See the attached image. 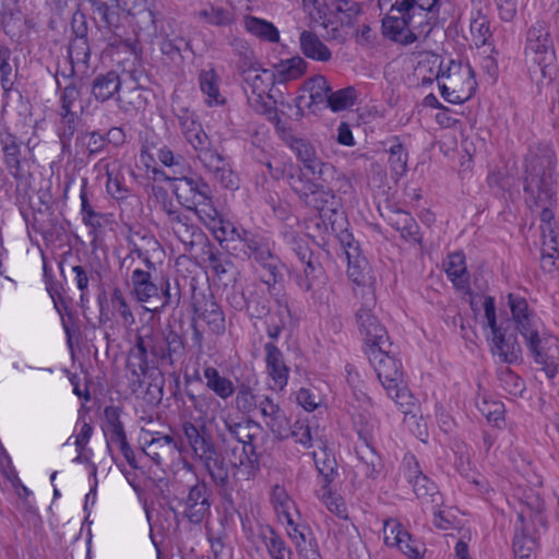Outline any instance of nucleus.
<instances>
[{
  "label": "nucleus",
  "instance_id": "a878e982",
  "mask_svg": "<svg viewBox=\"0 0 559 559\" xmlns=\"http://www.w3.org/2000/svg\"><path fill=\"white\" fill-rule=\"evenodd\" d=\"M267 294L258 285H252L241 293V300L235 308L245 309L247 316L251 319H264L271 312V299Z\"/></svg>",
  "mask_w": 559,
  "mask_h": 559
},
{
  "label": "nucleus",
  "instance_id": "4468645a",
  "mask_svg": "<svg viewBox=\"0 0 559 559\" xmlns=\"http://www.w3.org/2000/svg\"><path fill=\"white\" fill-rule=\"evenodd\" d=\"M392 346H381L376 349H365L370 364L373 366L377 377L386 394H392L397 383H403V366L393 355Z\"/></svg>",
  "mask_w": 559,
  "mask_h": 559
},
{
  "label": "nucleus",
  "instance_id": "bb28decb",
  "mask_svg": "<svg viewBox=\"0 0 559 559\" xmlns=\"http://www.w3.org/2000/svg\"><path fill=\"white\" fill-rule=\"evenodd\" d=\"M253 272L261 283L266 286L267 293L271 296L280 297L275 290L277 284L283 281V273L281 272V261L273 252L269 257H263V260H258L252 264Z\"/></svg>",
  "mask_w": 559,
  "mask_h": 559
},
{
  "label": "nucleus",
  "instance_id": "09e8293b",
  "mask_svg": "<svg viewBox=\"0 0 559 559\" xmlns=\"http://www.w3.org/2000/svg\"><path fill=\"white\" fill-rule=\"evenodd\" d=\"M203 377L206 380V388L215 393L222 400H227L234 395L236 389L233 381L221 376L219 371L212 366L203 370Z\"/></svg>",
  "mask_w": 559,
  "mask_h": 559
},
{
  "label": "nucleus",
  "instance_id": "72a5a7b5",
  "mask_svg": "<svg viewBox=\"0 0 559 559\" xmlns=\"http://www.w3.org/2000/svg\"><path fill=\"white\" fill-rule=\"evenodd\" d=\"M241 235V252L251 261V264L258 260H263V257H269L272 253L270 240L264 235L251 229L242 231Z\"/></svg>",
  "mask_w": 559,
  "mask_h": 559
},
{
  "label": "nucleus",
  "instance_id": "e2e57ef3",
  "mask_svg": "<svg viewBox=\"0 0 559 559\" xmlns=\"http://www.w3.org/2000/svg\"><path fill=\"white\" fill-rule=\"evenodd\" d=\"M389 154V164L392 171L400 176L404 175L407 170L408 154L399 138H393Z\"/></svg>",
  "mask_w": 559,
  "mask_h": 559
},
{
  "label": "nucleus",
  "instance_id": "5701e85b",
  "mask_svg": "<svg viewBox=\"0 0 559 559\" xmlns=\"http://www.w3.org/2000/svg\"><path fill=\"white\" fill-rule=\"evenodd\" d=\"M384 219L408 245H423L424 236L420 226L409 212L400 209L390 210L384 216Z\"/></svg>",
  "mask_w": 559,
  "mask_h": 559
},
{
  "label": "nucleus",
  "instance_id": "9d476101",
  "mask_svg": "<svg viewBox=\"0 0 559 559\" xmlns=\"http://www.w3.org/2000/svg\"><path fill=\"white\" fill-rule=\"evenodd\" d=\"M174 193L178 202L189 211H193L200 219L204 210L214 209L213 193L210 185L198 175L175 177Z\"/></svg>",
  "mask_w": 559,
  "mask_h": 559
},
{
  "label": "nucleus",
  "instance_id": "0eeeda50",
  "mask_svg": "<svg viewBox=\"0 0 559 559\" xmlns=\"http://www.w3.org/2000/svg\"><path fill=\"white\" fill-rule=\"evenodd\" d=\"M356 295L361 298V304L356 310L355 319L359 333L365 341V349L392 346L385 326L373 312L377 305V298L373 289H360Z\"/></svg>",
  "mask_w": 559,
  "mask_h": 559
},
{
  "label": "nucleus",
  "instance_id": "c03bdc74",
  "mask_svg": "<svg viewBox=\"0 0 559 559\" xmlns=\"http://www.w3.org/2000/svg\"><path fill=\"white\" fill-rule=\"evenodd\" d=\"M195 17L206 25L215 27H229L235 21V14L230 9L207 4L195 13Z\"/></svg>",
  "mask_w": 559,
  "mask_h": 559
},
{
  "label": "nucleus",
  "instance_id": "69168bd1",
  "mask_svg": "<svg viewBox=\"0 0 559 559\" xmlns=\"http://www.w3.org/2000/svg\"><path fill=\"white\" fill-rule=\"evenodd\" d=\"M185 395L191 407L202 417H206L217 404L215 397L209 392L195 393L193 390H187Z\"/></svg>",
  "mask_w": 559,
  "mask_h": 559
},
{
  "label": "nucleus",
  "instance_id": "37998d69",
  "mask_svg": "<svg viewBox=\"0 0 559 559\" xmlns=\"http://www.w3.org/2000/svg\"><path fill=\"white\" fill-rule=\"evenodd\" d=\"M355 452L358 460L365 466V476L370 479H377L383 468V462L380 454L376 451L373 444H357Z\"/></svg>",
  "mask_w": 559,
  "mask_h": 559
},
{
  "label": "nucleus",
  "instance_id": "dca6fc26",
  "mask_svg": "<svg viewBox=\"0 0 559 559\" xmlns=\"http://www.w3.org/2000/svg\"><path fill=\"white\" fill-rule=\"evenodd\" d=\"M99 322L105 324L112 319L126 329H130L135 323V317L131 307L119 287H115L110 294L109 300H103L98 297Z\"/></svg>",
  "mask_w": 559,
  "mask_h": 559
},
{
  "label": "nucleus",
  "instance_id": "a211bd4d",
  "mask_svg": "<svg viewBox=\"0 0 559 559\" xmlns=\"http://www.w3.org/2000/svg\"><path fill=\"white\" fill-rule=\"evenodd\" d=\"M206 211L207 213L204 210L202 211L203 216L200 221L213 234L219 245L241 240V233L247 231L246 228L227 219L216 207Z\"/></svg>",
  "mask_w": 559,
  "mask_h": 559
},
{
  "label": "nucleus",
  "instance_id": "2f4dec72",
  "mask_svg": "<svg viewBox=\"0 0 559 559\" xmlns=\"http://www.w3.org/2000/svg\"><path fill=\"white\" fill-rule=\"evenodd\" d=\"M173 111L178 120L180 132L188 144L194 145L207 136L194 111L181 106L173 107Z\"/></svg>",
  "mask_w": 559,
  "mask_h": 559
},
{
  "label": "nucleus",
  "instance_id": "ddd939ff",
  "mask_svg": "<svg viewBox=\"0 0 559 559\" xmlns=\"http://www.w3.org/2000/svg\"><path fill=\"white\" fill-rule=\"evenodd\" d=\"M523 338L534 361L552 380L559 372V340L554 335L540 334L539 329Z\"/></svg>",
  "mask_w": 559,
  "mask_h": 559
},
{
  "label": "nucleus",
  "instance_id": "338daca9",
  "mask_svg": "<svg viewBox=\"0 0 559 559\" xmlns=\"http://www.w3.org/2000/svg\"><path fill=\"white\" fill-rule=\"evenodd\" d=\"M90 1L92 3L94 12H96L99 15L106 29L112 31L115 27L118 26L120 16L115 5H111L102 0Z\"/></svg>",
  "mask_w": 559,
  "mask_h": 559
},
{
  "label": "nucleus",
  "instance_id": "c9c22d12",
  "mask_svg": "<svg viewBox=\"0 0 559 559\" xmlns=\"http://www.w3.org/2000/svg\"><path fill=\"white\" fill-rule=\"evenodd\" d=\"M299 47L302 55L311 60L328 62L332 59L331 49L311 31L300 33Z\"/></svg>",
  "mask_w": 559,
  "mask_h": 559
},
{
  "label": "nucleus",
  "instance_id": "f3484780",
  "mask_svg": "<svg viewBox=\"0 0 559 559\" xmlns=\"http://www.w3.org/2000/svg\"><path fill=\"white\" fill-rule=\"evenodd\" d=\"M167 219L174 234L187 251H192L194 246H203L210 240L191 217L179 210H167Z\"/></svg>",
  "mask_w": 559,
  "mask_h": 559
},
{
  "label": "nucleus",
  "instance_id": "412c9836",
  "mask_svg": "<svg viewBox=\"0 0 559 559\" xmlns=\"http://www.w3.org/2000/svg\"><path fill=\"white\" fill-rule=\"evenodd\" d=\"M181 430L195 460L217 449L210 428L205 423L183 421Z\"/></svg>",
  "mask_w": 559,
  "mask_h": 559
},
{
  "label": "nucleus",
  "instance_id": "c85d7f7f",
  "mask_svg": "<svg viewBox=\"0 0 559 559\" xmlns=\"http://www.w3.org/2000/svg\"><path fill=\"white\" fill-rule=\"evenodd\" d=\"M266 371L275 385L283 390L288 382L289 368L285 364L284 355L273 342L264 344Z\"/></svg>",
  "mask_w": 559,
  "mask_h": 559
},
{
  "label": "nucleus",
  "instance_id": "1a4fd4ad",
  "mask_svg": "<svg viewBox=\"0 0 559 559\" xmlns=\"http://www.w3.org/2000/svg\"><path fill=\"white\" fill-rule=\"evenodd\" d=\"M403 476L412 486L416 498L419 500L424 512L437 510L443 506V496L438 485L424 474L416 456L406 453L402 461Z\"/></svg>",
  "mask_w": 559,
  "mask_h": 559
},
{
  "label": "nucleus",
  "instance_id": "a19ab883",
  "mask_svg": "<svg viewBox=\"0 0 559 559\" xmlns=\"http://www.w3.org/2000/svg\"><path fill=\"white\" fill-rule=\"evenodd\" d=\"M316 469L322 479L321 488H328L338 476L337 462L335 455L322 448L321 453L312 452Z\"/></svg>",
  "mask_w": 559,
  "mask_h": 559
},
{
  "label": "nucleus",
  "instance_id": "aec40b11",
  "mask_svg": "<svg viewBox=\"0 0 559 559\" xmlns=\"http://www.w3.org/2000/svg\"><path fill=\"white\" fill-rule=\"evenodd\" d=\"M120 88V75L114 70L97 74L91 83V94L98 103L115 99L119 108L127 111L129 108L124 105V97L119 95Z\"/></svg>",
  "mask_w": 559,
  "mask_h": 559
},
{
  "label": "nucleus",
  "instance_id": "f03ea898",
  "mask_svg": "<svg viewBox=\"0 0 559 559\" xmlns=\"http://www.w3.org/2000/svg\"><path fill=\"white\" fill-rule=\"evenodd\" d=\"M441 0H401L381 21L382 35L402 46L429 36L440 16Z\"/></svg>",
  "mask_w": 559,
  "mask_h": 559
},
{
  "label": "nucleus",
  "instance_id": "7ed1b4c3",
  "mask_svg": "<svg viewBox=\"0 0 559 559\" xmlns=\"http://www.w3.org/2000/svg\"><path fill=\"white\" fill-rule=\"evenodd\" d=\"M556 155L551 151L543 154H535L526 165V176L524 179V192L528 200L540 212L542 238L551 236L554 241L555 214L551 209L557 203V175Z\"/></svg>",
  "mask_w": 559,
  "mask_h": 559
},
{
  "label": "nucleus",
  "instance_id": "f704fd0d",
  "mask_svg": "<svg viewBox=\"0 0 559 559\" xmlns=\"http://www.w3.org/2000/svg\"><path fill=\"white\" fill-rule=\"evenodd\" d=\"M0 145L3 152V163L14 178L21 177V144L15 134L5 130L0 134Z\"/></svg>",
  "mask_w": 559,
  "mask_h": 559
},
{
  "label": "nucleus",
  "instance_id": "5fc2aeb1",
  "mask_svg": "<svg viewBox=\"0 0 559 559\" xmlns=\"http://www.w3.org/2000/svg\"><path fill=\"white\" fill-rule=\"evenodd\" d=\"M71 81L64 87H61V83L59 81V72L55 74L56 87L57 91L60 92L59 102L60 107L59 111H73L72 108L75 102L81 97V84L78 80L73 78H69Z\"/></svg>",
  "mask_w": 559,
  "mask_h": 559
},
{
  "label": "nucleus",
  "instance_id": "3c124183",
  "mask_svg": "<svg viewBox=\"0 0 559 559\" xmlns=\"http://www.w3.org/2000/svg\"><path fill=\"white\" fill-rule=\"evenodd\" d=\"M122 409L119 406L109 405L104 409L106 426L104 427L107 437V448L110 450L111 442L127 436L123 423L121 421Z\"/></svg>",
  "mask_w": 559,
  "mask_h": 559
},
{
  "label": "nucleus",
  "instance_id": "052dcab7",
  "mask_svg": "<svg viewBox=\"0 0 559 559\" xmlns=\"http://www.w3.org/2000/svg\"><path fill=\"white\" fill-rule=\"evenodd\" d=\"M332 5L342 14L340 21L343 26L353 27L361 14V4L354 0H333Z\"/></svg>",
  "mask_w": 559,
  "mask_h": 559
},
{
  "label": "nucleus",
  "instance_id": "49530a36",
  "mask_svg": "<svg viewBox=\"0 0 559 559\" xmlns=\"http://www.w3.org/2000/svg\"><path fill=\"white\" fill-rule=\"evenodd\" d=\"M156 298L160 300V305L154 309L156 312H164L167 309L176 310L181 301V288L178 280L171 283L169 278H162Z\"/></svg>",
  "mask_w": 559,
  "mask_h": 559
},
{
  "label": "nucleus",
  "instance_id": "680f3d73",
  "mask_svg": "<svg viewBox=\"0 0 559 559\" xmlns=\"http://www.w3.org/2000/svg\"><path fill=\"white\" fill-rule=\"evenodd\" d=\"M357 99V91L354 86H347L336 92H332L328 96V106L332 111H341L352 107Z\"/></svg>",
  "mask_w": 559,
  "mask_h": 559
},
{
  "label": "nucleus",
  "instance_id": "2eb2a0df",
  "mask_svg": "<svg viewBox=\"0 0 559 559\" xmlns=\"http://www.w3.org/2000/svg\"><path fill=\"white\" fill-rule=\"evenodd\" d=\"M142 451L157 465L163 466L181 453L182 444L173 435L147 431L143 437Z\"/></svg>",
  "mask_w": 559,
  "mask_h": 559
},
{
  "label": "nucleus",
  "instance_id": "6ab92c4d",
  "mask_svg": "<svg viewBox=\"0 0 559 559\" xmlns=\"http://www.w3.org/2000/svg\"><path fill=\"white\" fill-rule=\"evenodd\" d=\"M508 306L516 331L524 337L538 330L542 322L535 311L530 308L527 300L519 294L508 295Z\"/></svg>",
  "mask_w": 559,
  "mask_h": 559
},
{
  "label": "nucleus",
  "instance_id": "6e6d98bb",
  "mask_svg": "<svg viewBox=\"0 0 559 559\" xmlns=\"http://www.w3.org/2000/svg\"><path fill=\"white\" fill-rule=\"evenodd\" d=\"M190 306L195 316L202 313L203 309L211 310L214 309V307L219 306L210 288H207V290H201L198 288V281L194 277L190 280Z\"/></svg>",
  "mask_w": 559,
  "mask_h": 559
},
{
  "label": "nucleus",
  "instance_id": "b1692460",
  "mask_svg": "<svg viewBox=\"0 0 559 559\" xmlns=\"http://www.w3.org/2000/svg\"><path fill=\"white\" fill-rule=\"evenodd\" d=\"M203 262L211 270L213 276L217 281L227 285L225 281L233 280V270L235 264L229 255L221 251L213 242L207 240L201 248Z\"/></svg>",
  "mask_w": 559,
  "mask_h": 559
},
{
  "label": "nucleus",
  "instance_id": "58836bf2",
  "mask_svg": "<svg viewBox=\"0 0 559 559\" xmlns=\"http://www.w3.org/2000/svg\"><path fill=\"white\" fill-rule=\"evenodd\" d=\"M258 538L263 542L271 559H285L286 556H293L292 549L272 526L260 525L258 528Z\"/></svg>",
  "mask_w": 559,
  "mask_h": 559
},
{
  "label": "nucleus",
  "instance_id": "de8ad7c7",
  "mask_svg": "<svg viewBox=\"0 0 559 559\" xmlns=\"http://www.w3.org/2000/svg\"><path fill=\"white\" fill-rule=\"evenodd\" d=\"M243 25L247 32L261 40L269 43H277L280 40V32L277 27L264 19L253 15H246Z\"/></svg>",
  "mask_w": 559,
  "mask_h": 559
},
{
  "label": "nucleus",
  "instance_id": "c756f323",
  "mask_svg": "<svg viewBox=\"0 0 559 559\" xmlns=\"http://www.w3.org/2000/svg\"><path fill=\"white\" fill-rule=\"evenodd\" d=\"M59 120L56 124V133L59 139L60 154L62 157H73L72 139L78 132L80 117L74 111H59Z\"/></svg>",
  "mask_w": 559,
  "mask_h": 559
},
{
  "label": "nucleus",
  "instance_id": "4be33fe9",
  "mask_svg": "<svg viewBox=\"0 0 559 559\" xmlns=\"http://www.w3.org/2000/svg\"><path fill=\"white\" fill-rule=\"evenodd\" d=\"M259 409L265 425L277 440L288 439L292 432L290 423L285 412L271 396L263 395L259 401Z\"/></svg>",
  "mask_w": 559,
  "mask_h": 559
},
{
  "label": "nucleus",
  "instance_id": "4d7b16f0",
  "mask_svg": "<svg viewBox=\"0 0 559 559\" xmlns=\"http://www.w3.org/2000/svg\"><path fill=\"white\" fill-rule=\"evenodd\" d=\"M255 439L252 436L251 439L246 440L241 443V454L238 462L233 463V466L240 467L245 466L248 468V474L254 476L260 471V453L257 451V447L253 443Z\"/></svg>",
  "mask_w": 559,
  "mask_h": 559
},
{
  "label": "nucleus",
  "instance_id": "393cba45",
  "mask_svg": "<svg viewBox=\"0 0 559 559\" xmlns=\"http://www.w3.org/2000/svg\"><path fill=\"white\" fill-rule=\"evenodd\" d=\"M490 350L493 356H498L502 362L516 364L522 359V348L514 334H507L502 328L496 333L487 336Z\"/></svg>",
  "mask_w": 559,
  "mask_h": 559
},
{
  "label": "nucleus",
  "instance_id": "864d4df0",
  "mask_svg": "<svg viewBox=\"0 0 559 559\" xmlns=\"http://www.w3.org/2000/svg\"><path fill=\"white\" fill-rule=\"evenodd\" d=\"M218 82L219 78L214 69L202 70L199 74L200 88L207 96L209 105H222L225 102L221 97Z\"/></svg>",
  "mask_w": 559,
  "mask_h": 559
},
{
  "label": "nucleus",
  "instance_id": "7c9ffc66",
  "mask_svg": "<svg viewBox=\"0 0 559 559\" xmlns=\"http://www.w3.org/2000/svg\"><path fill=\"white\" fill-rule=\"evenodd\" d=\"M344 249L347 258L348 278L356 285L361 286V289H368L367 282L370 277V267L367 259L360 254L358 242Z\"/></svg>",
  "mask_w": 559,
  "mask_h": 559
},
{
  "label": "nucleus",
  "instance_id": "79ce46f5",
  "mask_svg": "<svg viewBox=\"0 0 559 559\" xmlns=\"http://www.w3.org/2000/svg\"><path fill=\"white\" fill-rule=\"evenodd\" d=\"M21 214L26 223L28 233L34 231L39 234L44 240L53 241L57 231V226L52 223V219L45 221L39 216H44L45 212L41 210H21Z\"/></svg>",
  "mask_w": 559,
  "mask_h": 559
},
{
  "label": "nucleus",
  "instance_id": "423d86ee",
  "mask_svg": "<svg viewBox=\"0 0 559 559\" xmlns=\"http://www.w3.org/2000/svg\"><path fill=\"white\" fill-rule=\"evenodd\" d=\"M273 122L280 138L296 154L297 159L302 163L306 169L317 176L312 179L313 181L329 182L334 179L336 175L335 167L330 163L321 162L317 157L316 148L308 140L296 136L293 130L289 127H286L280 117Z\"/></svg>",
  "mask_w": 559,
  "mask_h": 559
},
{
  "label": "nucleus",
  "instance_id": "4c0bfd02",
  "mask_svg": "<svg viewBox=\"0 0 559 559\" xmlns=\"http://www.w3.org/2000/svg\"><path fill=\"white\" fill-rule=\"evenodd\" d=\"M132 293L139 302H147L154 297H158V284L152 280L150 271L135 269L130 277Z\"/></svg>",
  "mask_w": 559,
  "mask_h": 559
},
{
  "label": "nucleus",
  "instance_id": "ea45409f",
  "mask_svg": "<svg viewBox=\"0 0 559 559\" xmlns=\"http://www.w3.org/2000/svg\"><path fill=\"white\" fill-rule=\"evenodd\" d=\"M191 147L195 152V157L198 160L210 174L218 171L219 167L224 166V163L227 162L225 156H223L216 148L213 147L209 135L199 141V143L191 145Z\"/></svg>",
  "mask_w": 559,
  "mask_h": 559
},
{
  "label": "nucleus",
  "instance_id": "f8f14e48",
  "mask_svg": "<svg viewBox=\"0 0 559 559\" xmlns=\"http://www.w3.org/2000/svg\"><path fill=\"white\" fill-rule=\"evenodd\" d=\"M212 490L204 479L197 480L187 496L175 498L176 507H169L176 516L180 515L191 524H201L211 514Z\"/></svg>",
  "mask_w": 559,
  "mask_h": 559
},
{
  "label": "nucleus",
  "instance_id": "6e6552de",
  "mask_svg": "<svg viewBox=\"0 0 559 559\" xmlns=\"http://www.w3.org/2000/svg\"><path fill=\"white\" fill-rule=\"evenodd\" d=\"M283 239L287 249L304 265L302 274L297 276L298 287L302 292L312 290L323 276L324 269L310 248L309 240L294 230L285 231Z\"/></svg>",
  "mask_w": 559,
  "mask_h": 559
},
{
  "label": "nucleus",
  "instance_id": "a18cd8bd",
  "mask_svg": "<svg viewBox=\"0 0 559 559\" xmlns=\"http://www.w3.org/2000/svg\"><path fill=\"white\" fill-rule=\"evenodd\" d=\"M274 299L277 305V310L273 316L264 318L266 335L273 343L280 338L286 326L284 313L286 312L288 316H290V307L288 300L284 296L275 297Z\"/></svg>",
  "mask_w": 559,
  "mask_h": 559
},
{
  "label": "nucleus",
  "instance_id": "20e7f679",
  "mask_svg": "<svg viewBox=\"0 0 559 559\" xmlns=\"http://www.w3.org/2000/svg\"><path fill=\"white\" fill-rule=\"evenodd\" d=\"M329 182L313 181L300 169L290 168L288 185L297 194L299 201L309 207L317 210L323 223L338 221V215L346 216Z\"/></svg>",
  "mask_w": 559,
  "mask_h": 559
},
{
  "label": "nucleus",
  "instance_id": "473e14b6",
  "mask_svg": "<svg viewBox=\"0 0 559 559\" xmlns=\"http://www.w3.org/2000/svg\"><path fill=\"white\" fill-rule=\"evenodd\" d=\"M445 273L453 286L462 292L469 293V273L466 267L465 254L463 251H455L448 255Z\"/></svg>",
  "mask_w": 559,
  "mask_h": 559
},
{
  "label": "nucleus",
  "instance_id": "f257e3e1",
  "mask_svg": "<svg viewBox=\"0 0 559 559\" xmlns=\"http://www.w3.org/2000/svg\"><path fill=\"white\" fill-rule=\"evenodd\" d=\"M186 341L171 326L164 330H147L135 336L129 353L127 367L141 385L142 377H151L158 366L174 367L186 356Z\"/></svg>",
  "mask_w": 559,
  "mask_h": 559
},
{
  "label": "nucleus",
  "instance_id": "774afa93",
  "mask_svg": "<svg viewBox=\"0 0 559 559\" xmlns=\"http://www.w3.org/2000/svg\"><path fill=\"white\" fill-rule=\"evenodd\" d=\"M156 162L158 160L163 166L173 168L174 174L182 175L187 160L181 154H175L167 145H162L156 154Z\"/></svg>",
  "mask_w": 559,
  "mask_h": 559
},
{
  "label": "nucleus",
  "instance_id": "e433bc0d",
  "mask_svg": "<svg viewBox=\"0 0 559 559\" xmlns=\"http://www.w3.org/2000/svg\"><path fill=\"white\" fill-rule=\"evenodd\" d=\"M105 147V135L100 131H80L74 140L73 156L82 154L92 157L102 153Z\"/></svg>",
  "mask_w": 559,
  "mask_h": 559
},
{
  "label": "nucleus",
  "instance_id": "13d9d810",
  "mask_svg": "<svg viewBox=\"0 0 559 559\" xmlns=\"http://www.w3.org/2000/svg\"><path fill=\"white\" fill-rule=\"evenodd\" d=\"M80 200H81V215L82 221L86 226H90L92 228H99L102 227L100 218L103 215L98 212H96L90 200V192L87 189V180L84 179L81 191H80Z\"/></svg>",
  "mask_w": 559,
  "mask_h": 559
},
{
  "label": "nucleus",
  "instance_id": "bf43d9fd",
  "mask_svg": "<svg viewBox=\"0 0 559 559\" xmlns=\"http://www.w3.org/2000/svg\"><path fill=\"white\" fill-rule=\"evenodd\" d=\"M353 428L357 433L360 444H373L376 420L369 415L358 413L353 416Z\"/></svg>",
  "mask_w": 559,
  "mask_h": 559
},
{
  "label": "nucleus",
  "instance_id": "39448f33",
  "mask_svg": "<svg viewBox=\"0 0 559 559\" xmlns=\"http://www.w3.org/2000/svg\"><path fill=\"white\" fill-rule=\"evenodd\" d=\"M525 55L539 67L543 78L552 80L557 57L548 22L536 20L527 29Z\"/></svg>",
  "mask_w": 559,
  "mask_h": 559
},
{
  "label": "nucleus",
  "instance_id": "603ef678",
  "mask_svg": "<svg viewBox=\"0 0 559 559\" xmlns=\"http://www.w3.org/2000/svg\"><path fill=\"white\" fill-rule=\"evenodd\" d=\"M69 59H70V72L61 73L63 78H73L75 76V64L82 63L84 66L88 64L91 58V48L88 44V39L81 38H71L69 44Z\"/></svg>",
  "mask_w": 559,
  "mask_h": 559
},
{
  "label": "nucleus",
  "instance_id": "9b49d317",
  "mask_svg": "<svg viewBox=\"0 0 559 559\" xmlns=\"http://www.w3.org/2000/svg\"><path fill=\"white\" fill-rule=\"evenodd\" d=\"M241 79L245 83L243 91L247 95L248 103L253 110L267 116L269 120L272 122L277 119L276 108L266 100L272 98L269 93V87L274 85L272 71L261 67L260 71L247 72Z\"/></svg>",
  "mask_w": 559,
  "mask_h": 559
},
{
  "label": "nucleus",
  "instance_id": "cd10ccee",
  "mask_svg": "<svg viewBox=\"0 0 559 559\" xmlns=\"http://www.w3.org/2000/svg\"><path fill=\"white\" fill-rule=\"evenodd\" d=\"M202 463L212 483L219 489L229 487V467L223 452L217 448L198 459Z\"/></svg>",
  "mask_w": 559,
  "mask_h": 559
},
{
  "label": "nucleus",
  "instance_id": "0e129e2a",
  "mask_svg": "<svg viewBox=\"0 0 559 559\" xmlns=\"http://www.w3.org/2000/svg\"><path fill=\"white\" fill-rule=\"evenodd\" d=\"M225 429L227 431V438L229 440H235L236 443L241 444L248 439L252 438V433H250V427L258 426L259 424L254 420H248L247 423L235 421L231 418H227L224 420Z\"/></svg>",
  "mask_w": 559,
  "mask_h": 559
},
{
  "label": "nucleus",
  "instance_id": "8fccbe9b",
  "mask_svg": "<svg viewBox=\"0 0 559 559\" xmlns=\"http://www.w3.org/2000/svg\"><path fill=\"white\" fill-rule=\"evenodd\" d=\"M518 520L521 523L516 527V533L513 538V552L514 559H531L534 549L536 548V540L528 536L525 527V516L523 512L518 514Z\"/></svg>",
  "mask_w": 559,
  "mask_h": 559
}]
</instances>
